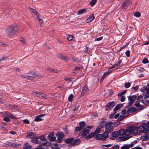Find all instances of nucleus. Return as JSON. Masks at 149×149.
Masks as SVG:
<instances>
[{"label": "nucleus", "mask_w": 149, "mask_h": 149, "mask_svg": "<svg viewBox=\"0 0 149 149\" xmlns=\"http://www.w3.org/2000/svg\"><path fill=\"white\" fill-rule=\"evenodd\" d=\"M105 129V133L104 132L102 134H98L95 137V139L97 140H102L105 141L106 139L108 137V134L112 132L113 129V127L112 126H110V125H107Z\"/></svg>", "instance_id": "f257e3e1"}, {"label": "nucleus", "mask_w": 149, "mask_h": 149, "mask_svg": "<svg viewBox=\"0 0 149 149\" xmlns=\"http://www.w3.org/2000/svg\"><path fill=\"white\" fill-rule=\"evenodd\" d=\"M19 31L17 26L14 25L8 26L6 29V33L8 37H11L17 34Z\"/></svg>", "instance_id": "f03ea898"}, {"label": "nucleus", "mask_w": 149, "mask_h": 149, "mask_svg": "<svg viewBox=\"0 0 149 149\" xmlns=\"http://www.w3.org/2000/svg\"><path fill=\"white\" fill-rule=\"evenodd\" d=\"M140 103L143 104L145 105H146L149 103V100L143 99L142 95H140L138 96L137 98V101L135 103V106L138 107L141 109H143V106Z\"/></svg>", "instance_id": "7ed1b4c3"}, {"label": "nucleus", "mask_w": 149, "mask_h": 149, "mask_svg": "<svg viewBox=\"0 0 149 149\" xmlns=\"http://www.w3.org/2000/svg\"><path fill=\"white\" fill-rule=\"evenodd\" d=\"M119 135H130V126H128L126 129L123 128L121 129L118 131Z\"/></svg>", "instance_id": "20e7f679"}, {"label": "nucleus", "mask_w": 149, "mask_h": 149, "mask_svg": "<svg viewBox=\"0 0 149 149\" xmlns=\"http://www.w3.org/2000/svg\"><path fill=\"white\" fill-rule=\"evenodd\" d=\"M140 131L143 133H146L149 132V121L147 123L143 124L139 126Z\"/></svg>", "instance_id": "39448f33"}, {"label": "nucleus", "mask_w": 149, "mask_h": 149, "mask_svg": "<svg viewBox=\"0 0 149 149\" xmlns=\"http://www.w3.org/2000/svg\"><path fill=\"white\" fill-rule=\"evenodd\" d=\"M57 137L56 142L58 143H61L62 141V139L64 136L63 133L61 132H58L56 134Z\"/></svg>", "instance_id": "423d86ee"}, {"label": "nucleus", "mask_w": 149, "mask_h": 149, "mask_svg": "<svg viewBox=\"0 0 149 149\" xmlns=\"http://www.w3.org/2000/svg\"><path fill=\"white\" fill-rule=\"evenodd\" d=\"M54 133L53 132L50 133L47 136V139L51 141H55L56 139V138L55 136H54Z\"/></svg>", "instance_id": "0eeeda50"}, {"label": "nucleus", "mask_w": 149, "mask_h": 149, "mask_svg": "<svg viewBox=\"0 0 149 149\" xmlns=\"http://www.w3.org/2000/svg\"><path fill=\"white\" fill-rule=\"evenodd\" d=\"M31 74L32 75V76H29L27 75L26 77V79H28L29 80H32L33 79L35 78L36 77L38 76V75L35 72H31Z\"/></svg>", "instance_id": "6e6552de"}, {"label": "nucleus", "mask_w": 149, "mask_h": 149, "mask_svg": "<svg viewBox=\"0 0 149 149\" xmlns=\"http://www.w3.org/2000/svg\"><path fill=\"white\" fill-rule=\"evenodd\" d=\"M35 93L36 94V95L40 98L46 99L48 98L46 95L44 93L39 92H36Z\"/></svg>", "instance_id": "1a4fd4ad"}, {"label": "nucleus", "mask_w": 149, "mask_h": 149, "mask_svg": "<svg viewBox=\"0 0 149 149\" xmlns=\"http://www.w3.org/2000/svg\"><path fill=\"white\" fill-rule=\"evenodd\" d=\"M83 129L81 133V134L83 137H84L87 134L89 133V130L86 127H85Z\"/></svg>", "instance_id": "9d476101"}, {"label": "nucleus", "mask_w": 149, "mask_h": 149, "mask_svg": "<svg viewBox=\"0 0 149 149\" xmlns=\"http://www.w3.org/2000/svg\"><path fill=\"white\" fill-rule=\"evenodd\" d=\"M115 105L116 103L114 101L109 102L106 104L105 108L107 109H109L110 108H112L115 106Z\"/></svg>", "instance_id": "9b49d317"}, {"label": "nucleus", "mask_w": 149, "mask_h": 149, "mask_svg": "<svg viewBox=\"0 0 149 149\" xmlns=\"http://www.w3.org/2000/svg\"><path fill=\"white\" fill-rule=\"evenodd\" d=\"M88 90V86L87 85L85 86L83 88L81 93V96H83L87 94V91Z\"/></svg>", "instance_id": "f8f14e48"}, {"label": "nucleus", "mask_w": 149, "mask_h": 149, "mask_svg": "<svg viewBox=\"0 0 149 149\" xmlns=\"http://www.w3.org/2000/svg\"><path fill=\"white\" fill-rule=\"evenodd\" d=\"M119 135L118 132L116 131L113 132L112 133V136L110 138L111 139H114L116 138Z\"/></svg>", "instance_id": "ddd939ff"}, {"label": "nucleus", "mask_w": 149, "mask_h": 149, "mask_svg": "<svg viewBox=\"0 0 149 149\" xmlns=\"http://www.w3.org/2000/svg\"><path fill=\"white\" fill-rule=\"evenodd\" d=\"M130 108H129L127 111L124 109L121 112V113L125 115V116H127L130 115Z\"/></svg>", "instance_id": "4468645a"}, {"label": "nucleus", "mask_w": 149, "mask_h": 149, "mask_svg": "<svg viewBox=\"0 0 149 149\" xmlns=\"http://www.w3.org/2000/svg\"><path fill=\"white\" fill-rule=\"evenodd\" d=\"M74 139V138L73 137L68 138L65 140L64 142L67 144H70V145L71 146V144L72 143V142Z\"/></svg>", "instance_id": "2eb2a0df"}, {"label": "nucleus", "mask_w": 149, "mask_h": 149, "mask_svg": "<svg viewBox=\"0 0 149 149\" xmlns=\"http://www.w3.org/2000/svg\"><path fill=\"white\" fill-rule=\"evenodd\" d=\"M81 142V140L79 139H76L73 141L71 144L72 146H75L79 145Z\"/></svg>", "instance_id": "dca6fc26"}, {"label": "nucleus", "mask_w": 149, "mask_h": 149, "mask_svg": "<svg viewBox=\"0 0 149 149\" xmlns=\"http://www.w3.org/2000/svg\"><path fill=\"white\" fill-rule=\"evenodd\" d=\"M95 19V17L93 14L90 15L89 17L86 20V22L87 23H89Z\"/></svg>", "instance_id": "f3484780"}, {"label": "nucleus", "mask_w": 149, "mask_h": 149, "mask_svg": "<svg viewBox=\"0 0 149 149\" xmlns=\"http://www.w3.org/2000/svg\"><path fill=\"white\" fill-rule=\"evenodd\" d=\"M138 131V129L137 127H132L131 126V134L132 133L136 135Z\"/></svg>", "instance_id": "a211bd4d"}, {"label": "nucleus", "mask_w": 149, "mask_h": 149, "mask_svg": "<svg viewBox=\"0 0 149 149\" xmlns=\"http://www.w3.org/2000/svg\"><path fill=\"white\" fill-rule=\"evenodd\" d=\"M45 114H41L36 116L34 119V121L36 122H38L42 120V119L40 118L44 116Z\"/></svg>", "instance_id": "6ab92c4d"}, {"label": "nucleus", "mask_w": 149, "mask_h": 149, "mask_svg": "<svg viewBox=\"0 0 149 149\" xmlns=\"http://www.w3.org/2000/svg\"><path fill=\"white\" fill-rule=\"evenodd\" d=\"M39 138V137L38 136H36L35 137H34L33 139H32L31 141L33 143L39 144L41 142L38 140Z\"/></svg>", "instance_id": "aec40b11"}, {"label": "nucleus", "mask_w": 149, "mask_h": 149, "mask_svg": "<svg viewBox=\"0 0 149 149\" xmlns=\"http://www.w3.org/2000/svg\"><path fill=\"white\" fill-rule=\"evenodd\" d=\"M129 4L130 3L129 1H125L122 3L121 7L122 8V9L124 8L125 9L127 8V6L129 5Z\"/></svg>", "instance_id": "412c9836"}, {"label": "nucleus", "mask_w": 149, "mask_h": 149, "mask_svg": "<svg viewBox=\"0 0 149 149\" xmlns=\"http://www.w3.org/2000/svg\"><path fill=\"white\" fill-rule=\"evenodd\" d=\"M123 106V104H118L116 107L113 109V111H116L119 110L120 108Z\"/></svg>", "instance_id": "4be33fe9"}, {"label": "nucleus", "mask_w": 149, "mask_h": 149, "mask_svg": "<svg viewBox=\"0 0 149 149\" xmlns=\"http://www.w3.org/2000/svg\"><path fill=\"white\" fill-rule=\"evenodd\" d=\"M36 136V134L33 132H29L27 134L28 137L32 139H33L34 137H35Z\"/></svg>", "instance_id": "5701e85b"}, {"label": "nucleus", "mask_w": 149, "mask_h": 149, "mask_svg": "<svg viewBox=\"0 0 149 149\" xmlns=\"http://www.w3.org/2000/svg\"><path fill=\"white\" fill-rule=\"evenodd\" d=\"M58 57L60 59L64 60L65 61H67L69 60V58L65 56H63L60 54L58 56Z\"/></svg>", "instance_id": "b1692460"}, {"label": "nucleus", "mask_w": 149, "mask_h": 149, "mask_svg": "<svg viewBox=\"0 0 149 149\" xmlns=\"http://www.w3.org/2000/svg\"><path fill=\"white\" fill-rule=\"evenodd\" d=\"M124 116L123 115L120 116L117 119L118 122H115V123L117 125H119L120 124V123H119V122L123 120L124 118Z\"/></svg>", "instance_id": "393cba45"}, {"label": "nucleus", "mask_w": 149, "mask_h": 149, "mask_svg": "<svg viewBox=\"0 0 149 149\" xmlns=\"http://www.w3.org/2000/svg\"><path fill=\"white\" fill-rule=\"evenodd\" d=\"M87 12L86 9H83L79 10L78 11L77 14L80 15L83 13H86Z\"/></svg>", "instance_id": "a878e982"}, {"label": "nucleus", "mask_w": 149, "mask_h": 149, "mask_svg": "<svg viewBox=\"0 0 149 149\" xmlns=\"http://www.w3.org/2000/svg\"><path fill=\"white\" fill-rule=\"evenodd\" d=\"M130 138V136L126 135L125 136H122L120 138L121 140L122 141H125Z\"/></svg>", "instance_id": "bb28decb"}, {"label": "nucleus", "mask_w": 149, "mask_h": 149, "mask_svg": "<svg viewBox=\"0 0 149 149\" xmlns=\"http://www.w3.org/2000/svg\"><path fill=\"white\" fill-rule=\"evenodd\" d=\"M95 134L94 132H92L86 136V139H89L94 136Z\"/></svg>", "instance_id": "cd10ccee"}, {"label": "nucleus", "mask_w": 149, "mask_h": 149, "mask_svg": "<svg viewBox=\"0 0 149 149\" xmlns=\"http://www.w3.org/2000/svg\"><path fill=\"white\" fill-rule=\"evenodd\" d=\"M24 146L23 149H31L32 146L29 143H26L24 145Z\"/></svg>", "instance_id": "c85d7f7f"}, {"label": "nucleus", "mask_w": 149, "mask_h": 149, "mask_svg": "<svg viewBox=\"0 0 149 149\" xmlns=\"http://www.w3.org/2000/svg\"><path fill=\"white\" fill-rule=\"evenodd\" d=\"M100 128L99 126H98L97 127L94 133L95 135H97V134H98L100 132Z\"/></svg>", "instance_id": "c756f323"}, {"label": "nucleus", "mask_w": 149, "mask_h": 149, "mask_svg": "<svg viewBox=\"0 0 149 149\" xmlns=\"http://www.w3.org/2000/svg\"><path fill=\"white\" fill-rule=\"evenodd\" d=\"M112 145L110 144H107V145L102 144V145H101L100 146V147L102 148H103L104 147H105L107 148L110 147L111 146H112ZM104 149H106V148H104Z\"/></svg>", "instance_id": "7c9ffc66"}, {"label": "nucleus", "mask_w": 149, "mask_h": 149, "mask_svg": "<svg viewBox=\"0 0 149 149\" xmlns=\"http://www.w3.org/2000/svg\"><path fill=\"white\" fill-rule=\"evenodd\" d=\"M107 124V123L104 121H102L100 123V126L101 128H102L104 127H106Z\"/></svg>", "instance_id": "2f4dec72"}, {"label": "nucleus", "mask_w": 149, "mask_h": 149, "mask_svg": "<svg viewBox=\"0 0 149 149\" xmlns=\"http://www.w3.org/2000/svg\"><path fill=\"white\" fill-rule=\"evenodd\" d=\"M86 124L83 121L79 123V126L82 128H84Z\"/></svg>", "instance_id": "473e14b6"}, {"label": "nucleus", "mask_w": 149, "mask_h": 149, "mask_svg": "<svg viewBox=\"0 0 149 149\" xmlns=\"http://www.w3.org/2000/svg\"><path fill=\"white\" fill-rule=\"evenodd\" d=\"M136 98V95L131 96V104L134 102Z\"/></svg>", "instance_id": "72a5a7b5"}, {"label": "nucleus", "mask_w": 149, "mask_h": 149, "mask_svg": "<svg viewBox=\"0 0 149 149\" xmlns=\"http://www.w3.org/2000/svg\"><path fill=\"white\" fill-rule=\"evenodd\" d=\"M73 95L72 94H70L68 97V100L69 102H71L73 99Z\"/></svg>", "instance_id": "f704fd0d"}, {"label": "nucleus", "mask_w": 149, "mask_h": 149, "mask_svg": "<svg viewBox=\"0 0 149 149\" xmlns=\"http://www.w3.org/2000/svg\"><path fill=\"white\" fill-rule=\"evenodd\" d=\"M83 128L81 127L80 126H78L77 127H76L74 129V131L76 132L78 131H80L81 130H82Z\"/></svg>", "instance_id": "c9c22d12"}, {"label": "nucleus", "mask_w": 149, "mask_h": 149, "mask_svg": "<svg viewBox=\"0 0 149 149\" xmlns=\"http://www.w3.org/2000/svg\"><path fill=\"white\" fill-rule=\"evenodd\" d=\"M130 147V145H124L121 147V149H129Z\"/></svg>", "instance_id": "e433bc0d"}, {"label": "nucleus", "mask_w": 149, "mask_h": 149, "mask_svg": "<svg viewBox=\"0 0 149 149\" xmlns=\"http://www.w3.org/2000/svg\"><path fill=\"white\" fill-rule=\"evenodd\" d=\"M8 115L9 116L10 118L13 119L14 120H16L18 119V118L10 113H9V114H8Z\"/></svg>", "instance_id": "4c0bfd02"}, {"label": "nucleus", "mask_w": 149, "mask_h": 149, "mask_svg": "<svg viewBox=\"0 0 149 149\" xmlns=\"http://www.w3.org/2000/svg\"><path fill=\"white\" fill-rule=\"evenodd\" d=\"M97 2L96 0H92L90 2V4L92 6H94Z\"/></svg>", "instance_id": "58836bf2"}, {"label": "nucleus", "mask_w": 149, "mask_h": 149, "mask_svg": "<svg viewBox=\"0 0 149 149\" xmlns=\"http://www.w3.org/2000/svg\"><path fill=\"white\" fill-rule=\"evenodd\" d=\"M122 62V61L121 60H119L118 62H117L115 64H114L116 67L119 66L121 63Z\"/></svg>", "instance_id": "ea45409f"}, {"label": "nucleus", "mask_w": 149, "mask_h": 149, "mask_svg": "<svg viewBox=\"0 0 149 149\" xmlns=\"http://www.w3.org/2000/svg\"><path fill=\"white\" fill-rule=\"evenodd\" d=\"M73 36L72 35H69L67 37V39L69 41H72L73 40Z\"/></svg>", "instance_id": "a19ab883"}, {"label": "nucleus", "mask_w": 149, "mask_h": 149, "mask_svg": "<svg viewBox=\"0 0 149 149\" xmlns=\"http://www.w3.org/2000/svg\"><path fill=\"white\" fill-rule=\"evenodd\" d=\"M142 62L144 64L148 63L149 61L147 58H144L142 60Z\"/></svg>", "instance_id": "79ce46f5"}, {"label": "nucleus", "mask_w": 149, "mask_h": 149, "mask_svg": "<svg viewBox=\"0 0 149 149\" xmlns=\"http://www.w3.org/2000/svg\"><path fill=\"white\" fill-rule=\"evenodd\" d=\"M129 42H130V41L128 42L127 43H126L125 45H123L122 47H121L120 48V51H121L123 48H124L125 47L127 46L129 44Z\"/></svg>", "instance_id": "37998d69"}, {"label": "nucleus", "mask_w": 149, "mask_h": 149, "mask_svg": "<svg viewBox=\"0 0 149 149\" xmlns=\"http://www.w3.org/2000/svg\"><path fill=\"white\" fill-rule=\"evenodd\" d=\"M128 100H129V101H130V102H128V105L125 107V109H127L130 106V95L128 97Z\"/></svg>", "instance_id": "c03bdc74"}, {"label": "nucleus", "mask_w": 149, "mask_h": 149, "mask_svg": "<svg viewBox=\"0 0 149 149\" xmlns=\"http://www.w3.org/2000/svg\"><path fill=\"white\" fill-rule=\"evenodd\" d=\"M134 15L136 17H139L141 15V14L138 12L134 13Z\"/></svg>", "instance_id": "a18cd8bd"}, {"label": "nucleus", "mask_w": 149, "mask_h": 149, "mask_svg": "<svg viewBox=\"0 0 149 149\" xmlns=\"http://www.w3.org/2000/svg\"><path fill=\"white\" fill-rule=\"evenodd\" d=\"M130 86V83H126L125 84V87L126 88H129Z\"/></svg>", "instance_id": "49530a36"}, {"label": "nucleus", "mask_w": 149, "mask_h": 149, "mask_svg": "<svg viewBox=\"0 0 149 149\" xmlns=\"http://www.w3.org/2000/svg\"><path fill=\"white\" fill-rule=\"evenodd\" d=\"M39 138L40 139V140H42V141H46V138L43 135H41V136Z\"/></svg>", "instance_id": "de8ad7c7"}, {"label": "nucleus", "mask_w": 149, "mask_h": 149, "mask_svg": "<svg viewBox=\"0 0 149 149\" xmlns=\"http://www.w3.org/2000/svg\"><path fill=\"white\" fill-rule=\"evenodd\" d=\"M41 145L42 146H49V144L47 142H45L44 143H41Z\"/></svg>", "instance_id": "09e8293b"}, {"label": "nucleus", "mask_w": 149, "mask_h": 149, "mask_svg": "<svg viewBox=\"0 0 149 149\" xmlns=\"http://www.w3.org/2000/svg\"><path fill=\"white\" fill-rule=\"evenodd\" d=\"M107 76V74L105 73H104L103 74L102 76L101 77L100 80V82H101Z\"/></svg>", "instance_id": "8fccbe9b"}, {"label": "nucleus", "mask_w": 149, "mask_h": 149, "mask_svg": "<svg viewBox=\"0 0 149 149\" xmlns=\"http://www.w3.org/2000/svg\"><path fill=\"white\" fill-rule=\"evenodd\" d=\"M31 9L32 10L31 11V12L32 13H34V14H36V15H38V14H39L38 13V12L36 10L34 9Z\"/></svg>", "instance_id": "3c124183"}, {"label": "nucleus", "mask_w": 149, "mask_h": 149, "mask_svg": "<svg viewBox=\"0 0 149 149\" xmlns=\"http://www.w3.org/2000/svg\"><path fill=\"white\" fill-rule=\"evenodd\" d=\"M10 117H5L3 118V120L4 121L6 122L9 121L10 120Z\"/></svg>", "instance_id": "603ef678"}, {"label": "nucleus", "mask_w": 149, "mask_h": 149, "mask_svg": "<svg viewBox=\"0 0 149 149\" xmlns=\"http://www.w3.org/2000/svg\"><path fill=\"white\" fill-rule=\"evenodd\" d=\"M130 51L129 50H127L125 52V55L127 57H129L130 56Z\"/></svg>", "instance_id": "864d4df0"}, {"label": "nucleus", "mask_w": 149, "mask_h": 149, "mask_svg": "<svg viewBox=\"0 0 149 149\" xmlns=\"http://www.w3.org/2000/svg\"><path fill=\"white\" fill-rule=\"evenodd\" d=\"M136 69L137 70L139 71V72H142L144 70V69L143 68L140 67L137 68Z\"/></svg>", "instance_id": "5fc2aeb1"}, {"label": "nucleus", "mask_w": 149, "mask_h": 149, "mask_svg": "<svg viewBox=\"0 0 149 149\" xmlns=\"http://www.w3.org/2000/svg\"><path fill=\"white\" fill-rule=\"evenodd\" d=\"M8 58L7 57H3L0 58V63L3 60H5Z\"/></svg>", "instance_id": "6e6d98bb"}, {"label": "nucleus", "mask_w": 149, "mask_h": 149, "mask_svg": "<svg viewBox=\"0 0 149 149\" xmlns=\"http://www.w3.org/2000/svg\"><path fill=\"white\" fill-rule=\"evenodd\" d=\"M102 38H103L102 37H100L98 38H97L95 39L94 40L95 41H98L101 40L102 39Z\"/></svg>", "instance_id": "4d7b16f0"}, {"label": "nucleus", "mask_w": 149, "mask_h": 149, "mask_svg": "<svg viewBox=\"0 0 149 149\" xmlns=\"http://www.w3.org/2000/svg\"><path fill=\"white\" fill-rule=\"evenodd\" d=\"M72 78H68L65 79V80L67 81L68 83H69L71 81Z\"/></svg>", "instance_id": "13d9d810"}, {"label": "nucleus", "mask_w": 149, "mask_h": 149, "mask_svg": "<svg viewBox=\"0 0 149 149\" xmlns=\"http://www.w3.org/2000/svg\"><path fill=\"white\" fill-rule=\"evenodd\" d=\"M23 121L24 123L26 124H29V121L27 119L24 120Z\"/></svg>", "instance_id": "bf43d9fd"}, {"label": "nucleus", "mask_w": 149, "mask_h": 149, "mask_svg": "<svg viewBox=\"0 0 149 149\" xmlns=\"http://www.w3.org/2000/svg\"><path fill=\"white\" fill-rule=\"evenodd\" d=\"M144 90L146 91V93L147 94H149V88H144L143 90Z\"/></svg>", "instance_id": "052dcab7"}, {"label": "nucleus", "mask_w": 149, "mask_h": 149, "mask_svg": "<svg viewBox=\"0 0 149 149\" xmlns=\"http://www.w3.org/2000/svg\"><path fill=\"white\" fill-rule=\"evenodd\" d=\"M136 108L135 107H131V113H132L135 111H136Z\"/></svg>", "instance_id": "680f3d73"}, {"label": "nucleus", "mask_w": 149, "mask_h": 149, "mask_svg": "<svg viewBox=\"0 0 149 149\" xmlns=\"http://www.w3.org/2000/svg\"><path fill=\"white\" fill-rule=\"evenodd\" d=\"M125 96H122L121 97L120 101L122 102H123L125 101Z\"/></svg>", "instance_id": "e2e57ef3"}, {"label": "nucleus", "mask_w": 149, "mask_h": 149, "mask_svg": "<svg viewBox=\"0 0 149 149\" xmlns=\"http://www.w3.org/2000/svg\"><path fill=\"white\" fill-rule=\"evenodd\" d=\"M81 68L80 67H76L74 68V70L76 71H77V70H80L81 69Z\"/></svg>", "instance_id": "0e129e2a"}, {"label": "nucleus", "mask_w": 149, "mask_h": 149, "mask_svg": "<svg viewBox=\"0 0 149 149\" xmlns=\"http://www.w3.org/2000/svg\"><path fill=\"white\" fill-rule=\"evenodd\" d=\"M113 149H118L119 148V146L118 145H116L115 146L112 147Z\"/></svg>", "instance_id": "69168bd1"}, {"label": "nucleus", "mask_w": 149, "mask_h": 149, "mask_svg": "<svg viewBox=\"0 0 149 149\" xmlns=\"http://www.w3.org/2000/svg\"><path fill=\"white\" fill-rule=\"evenodd\" d=\"M0 129L4 131H7V129L6 127H4L1 126H0Z\"/></svg>", "instance_id": "338daca9"}, {"label": "nucleus", "mask_w": 149, "mask_h": 149, "mask_svg": "<svg viewBox=\"0 0 149 149\" xmlns=\"http://www.w3.org/2000/svg\"><path fill=\"white\" fill-rule=\"evenodd\" d=\"M8 105L9 109H12V108H15V107L16 106L12 105L10 104H9Z\"/></svg>", "instance_id": "774afa93"}]
</instances>
